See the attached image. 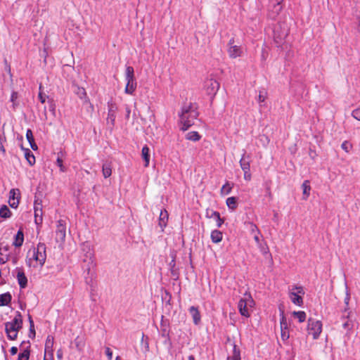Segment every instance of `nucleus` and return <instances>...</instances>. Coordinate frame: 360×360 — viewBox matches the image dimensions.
Returning <instances> with one entry per match:
<instances>
[{"label": "nucleus", "mask_w": 360, "mask_h": 360, "mask_svg": "<svg viewBox=\"0 0 360 360\" xmlns=\"http://www.w3.org/2000/svg\"><path fill=\"white\" fill-rule=\"evenodd\" d=\"M199 112L195 103H189L185 104L179 112L180 129L186 131L194 124V121L198 118Z\"/></svg>", "instance_id": "obj_1"}, {"label": "nucleus", "mask_w": 360, "mask_h": 360, "mask_svg": "<svg viewBox=\"0 0 360 360\" xmlns=\"http://www.w3.org/2000/svg\"><path fill=\"white\" fill-rule=\"evenodd\" d=\"M46 245L39 243L37 248L32 250V257L27 261V264L29 266L33 267H42L46 259Z\"/></svg>", "instance_id": "obj_2"}, {"label": "nucleus", "mask_w": 360, "mask_h": 360, "mask_svg": "<svg viewBox=\"0 0 360 360\" xmlns=\"http://www.w3.org/2000/svg\"><path fill=\"white\" fill-rule=\"evenodd\" d=\"M22 327V316L19 311L11 321L5 323V330L7 337L11 340H15L18 337V333Z\"/></svg>", "instance_id": "obj_3"}, {"label": "nucleus", "mask_w": 360, "mask_h": 360, "mask_svg": "<svg viewBox=\"0 0 360 360\" xmlns=\"http://www.w3.org/2000/svg\"><path fill=\"white\" fill-rule=\"evenodd\" d=\"M290 33V26L286 22H279L274 30V39L278 46H282Z\"/></svg>", "instance_id": "obj_4"}, {"label": "nucleus", "mask_w": 360, "mask_h": 360, "mask_svg": "<svg viewBox=\"0 0 360 360\" xmlns=\"http://www.w3.org/2000/svg\"><path fill=\"white\" fill-rule=\"evenodd\" d=\"M125 80L127 82L124 93L133 95L136 89L137 83L134 77V70L131 66H127L125 70Z\"/></svg>", "instance_id": "obj_5"}, {"label": "nucleus", "mask_w": 360, "mask_h": 360, "mask_svg": "<svg viewBox=\"0 0 360 360\" xmlns=\"http://www.w3.org/2000/svg\"><path fill=\"white\" fill-rule=\"evenodd\" d=\"M323 324L319 320L309 318L307 321V331L314 340H317L322 332Z\"/></svg>", "instance_id": "obj_6"}, {"label": "nucleus", "mask_w": 360, "mask_h": 360, "mask_svg": "<svg viewBox=\"0 0 360 360\" xmlns=\"http://www.w3.org/2000/svg\"><path fill=\"white\" fill-rule=\"evenodd\" d=\"M304 295V289L302 286H292L289 291V297L291 302L297 306L303 304L302 296Z\"/></svg>", "instance_id": "obj_7"}, {"label": "nucleus", "mask_w": 360, "mask_h": 360, "mask_svg": "<svg viewBox=\"0 0 360 360\" xmlns=\"http://www.w3.org/2000/svg\"><path fill=\"white\" fill-rule=\"evenodd\" d=\"M227 53L231 58H236L241 57L243 53V49L240 46L235 44L234 39L231 38L227 44Z\"/></svg>", "instance_id": "obj_8"}, {"label": "nucleus", "mask_w": 360, "mask_h": 360, "mask_svg": "<svg viewBox=\"0 0 360 360\" xmlns=\"http://www.w3.org/2000/svg\"><path fill=\"white\" fill-rule=\"evenodd\" d=\"M249 158V155L246 158L245 155L243 154L239 162L240 166L244 172V179L248 181H250L252 178V174L250 173V162Z\"/></svg>", "instance_id": "obj_9"}, {"label": "nucleus", "mask_w": 360, "mask_h": 360, "mask_svg": "<svg viewBox=\"0 0 360 360\" xmlns=\"http://www.w3.org/2000/svg\"><path fill=\"white\" fill-rule=\"evenodd\" d=\"M108 117L106 119L107 124L110 125L111 128L114 127L115 124L116 113L117 111V106L114 103H108Z\"/></svg>", "instance_id": "obj_10"}, {"label": "nucleus", "mask_w": 360, "mask_h": 360, "mask_svg": "<svg viewBox=\"0 0 360 360\" xmlns=\"http://www.w3.org/2000/svg\"><path fill=\"white\" fill-rule=\"evenodd\" d=\"M34 221L37 224L42 223V201L39 198L35 197L34 202Z\"/></svg>", "instance_id": "obj_11"}, {"label": "nucleus", "mask_w": 360, "mask_h": 360, "mask_svg": "<svg viewBox=\"0 0 360 360\" xmlns=\"http://www.w3.org/2000/svg\"><path fill=\"white\" fill-rule=\"evenodd\" d=\"M280 326L281 338L283 340H287L290 337V334L288 330V323L284 315L283 311H282L281 313Z\"/></svg>", "instance_id": "obj_12"}, {"label": "nucleus", "mask_w": 360, "mask_h": 360, "mask_svg": "<svg viewBox=\"0 0 360 360\" xmlns=\"http://www.w3.org/2000/svg\"><path fill=\"white\" fill-rule=\"evenodd\" d=\"M56 240L60 242L65 241L66 236V225L65 221L60 219L57 221L56 226Z\"/></svg>", "instance_id": "obj_13"}, {"label": "nucleus", "mask_w": 360, "mask_h": 360, "mask_svg": "<svg viewBox=\"0 0 360 360\" xmlns=\"http://www.w3.org/2000/svg\"><path fill=\"white\" fill-rule=\"evenodd\" d=\"M17 280L20 288H25L27 285V278L22 268H16Z\"/></svg>", "instance_id": "obj_14"}, {"label": "nucleus", "mask_w": 360, "mask_h": 360, "mask_svg": "<svg viewBox=\"0 0 360 360\" xmlns=\"http://www.w3.org/2000/svg\"><path fill=\"white\" fill-rule=\"evenodd\" d=\"M53 343L54 338L52 335H48L45 342V354H48L49 356H53Z\"/></svg>", "instance_id": "obj_15"}, {"label": "nucleus", "mask_w": 360, "mask_h": 360, "mask_svg": "<svg viewBox=\"0 0 360 360\" xmlns=\"http://www.w3.org/2000/svg\"><path fill=\"white\" fill-rule=\"evenodd\" d=\"M189 313L193 318L194 324L198 325L201 320V316L198 309L194 306H192L189 308Z\"/></svg>", "instance_id": "obj_16"}, {"label": "nucleus", "mask_w": 360, "mask_h": 360, "mask_svg": "<svg viewBox=\"0 0 360 360\" xmlns=\"http://www.w3.org/2000/svg\"><path fill=\"white\" fill-rule=\"evenodd\" d=\"M207 216L210 218H214L216 220L217 226L219 228L221 226V225L223 224V223L224 221V219L221 218L219 212H218L217 211L211 210L210 214V212L207 211Z\"/></svg>", "instance_id": "obj_17"}, {"label": "nucleus", "mask_w": 360, "mask_h": 360, "mask_svg": "<svg viewBox=\"0 0 360 360\" xmlns=\"http://www.w3.org/2000/svg\"><path fill=\"white\" fill-rule=\"evenodd\" d=\"M24 242V233L22 229H19L17 232L13 245L16 248H20Z\"/></svg>", "instance_id": "obj_18"}, {"label": "nucleus", "mask_w": 360, "mask_h": 360, "mask_svg": "<svg viewBox=\"0 0 360 360\" xmlns=\"http://www.w3.org/2000/svg\"><path fill=\"white\" fill-rule=\"evenodd\" d=\"M238 307L241 315L245 317L250 316V314L248 309V305L244 297L240 300V301L238 302Z\"/></svg>", "instance_id": "obj_19"}, {"label": "nucleus", "mask_w": 360, "mask_h": 360, "mask_svg": "<svg viewBox=\"0 0 360 360\" xmlns=\"http://www.w3.org/2000/svg\"><path fill=\"white\" fill-rule=\"evenodd\" d=\"M169 214L166 210H161L160 217H159V225L163 230V229L167 226V223L168 221Z\"/></svg>", "instance_id": "obj_20"}, {"label": "nucleus", "mask_w": 360, "mask_h": 360, "mask_svg": "<svg viewBox=\"0 0 360 360\" xmlns=\"http://www.w3.org/2000/svg\"><path fill=\"white\" fill-rule=\"evenodd\" d=\"M26 138L28 142L30 143V147L32 150H37L38 147L37 145L34 142V139L33 136L32 131L30 129H28L26 131Z\"/></svg>", "instance_id": "obj_21"}, {"label": "nucleus", "mask_w": 360, "mask_h": 360, "mask_svg": "<svg viewBox=\"0 0 360 360\" xmlns=\"http://www.w3.org/2000/svg\"><path fill=\"white\" fill-rule=\"evenodd\" d=\"M226 360H241L240 351L236 345H233L232 354L228 356Z\"/></svg>", "instance_id": "obj_22"}, {"label": "nucleus", "mask_w": 360, "mask_h": 360, "mask_svg": "<svg viewBox=\"0 0 360 360\" xmlns=\"http://www.w3.org/2000/svg\"><path fill=\"white\" fill-rule=\"evenodd\" d=\"M211 240L214 243H219L222 240V232L219 230H214L211 232Z\"/></svg>", "instance_id": "obj_23"}, {"label": "nucleus", "mask_w": 360, "mask_h": 360, "mask_svg": "<svg viewBox=\"0 0 360 360\" xmlns=\"http://www.w3.org/2000/svg\"><path fill=\"white\" fill-rule=\"evenodd\" d=\"M11 295L6 292L0 295V307L7 306L11 302Z\"/></svg>", "instance_id": "obj_24"}, {"label": "nucleus", "mask_w": 360, "mask_h": 360, "mask_svg": "<svg viewBox=\"0 0 360 360\" xmlns=\"http://www.w3.org/2000/svg\"><path fill=\"white\" fill-rule=\"evenodd\" d=\"M210 86L207 88L208 94H215L219 88V84L214 79H210L209 81Z\"/></svg>", "instance_id": "obj_25"}, {"label": "nucleus", "mask_w": 360, "mask_h": 360, "mask_svg": "<svg viewBox=\"0 0 360 360\" xmlns=\"http://www.w3.org/2000/svg\"><path fill=\"white\" fill-rule=\"evenodd\" d=\"M149 148L147 146L143 147L141 155L145 162V167H148L150 162Z\"/></svg>", "instance_id": "obj_26"}, {"label": "nucleus", "mask_w": 360, "mask_h": 360, "mask_svg": "<svg viewBox=\"0 0 360 360\" xmlns=\"http://www.w3.org/2000/svg\"><path fill=\"white\" fill-rule=\"evenodd\" d=\"M302 188L303 190L304 199L307 200L310 194L311 186L309 185V181L308 180H305L302 184Z\"/></svg>", "instance_id": "obj_27"}, {"label": "nucleus", "mask_w": 360, "mask_h": 360, "mask_svg": "<svg viewBox=\"0 0 360 360\" xmlns=\"http://www.w3.org/2000/svg\"><path fill=\"white\" fill-rule=\"evenodd\" d=\"M102 173L104 178H108L112 174V166L110 163H104L102 167Z\"/></svg>", "instance_id": "obj_28"}, {"label": "nucleus", "mask_w": 360, "mask_h": 360, "mask_svg": "<svg viewBox=\"0 0 360 360\" xmlns=\"http://www.w3.org/2000/svg\"><path fill=\"white\" fill-rule=\"evenodd\" d=\"M24 155L30 165H33L35 163V157L30 149H25Z\"/></svg>", "instance_id": "obj_29"}, {"label": "nucleus", "mask_w": 360, "mask_h": 360, "mask_svg": "<svg viewBox=\"0 0 360 360\" xmlns=\"http://www.w3.org/2000/svg\"><path fill=\"white\" fill-rule=\"evenodd\" d=\"M186 139L192 141H198L201 139V136L198 131H190L186 135Z\"/></svg>", "instance_id": "obj_30"}, {"label": "nucleus", "mask_w": 360, "mask_h": 360, "mask_svg": "<svg viewBox=\"0 0 360 360\" xmlns=\"http://www.w3.org/2000/svg\"><path fill=\"white\" fill-rule=\"evenodd\" d=\"M228 207L232 210H234L237 207V199L236 197H229L226 201Z\"/></svg>", "instance_id": "obj_31"}, {"label": "nucleus", "mask_w": 360, "mask_h": 360, "mask_svg": "<svg viewBox=\"0 0 360 360\" xmlns=\"http://www.w3.org/2000/svg\"><path fill=\"white\" fill-rule=\"evenodd\" d=\"M11 215V212L9 210V208L4 205L1 206L0 209V217L4 219L9 218Z\"/></svg>", "instance_id": "obj_32"}, {"label": "nucleus", "mask_w": 360, "mask_h": 360, "mask_svg": "<svg viewBox=\"0 0 360 360\" xmlns=\"http://www.w3.org/2000/svg\"><path fill=\"white\" fill-rule=\"evenodd\" d=\"M292 316L298 320L300 323H302L306 320L307 315L303 311H293Z\"/></svg>", "instance_id": "obj_33"}, {"label": "nucleus", "mask_w": 360, "mask_h": 360, "mask_svg": "<svg viewBox=\"0 0 360 360\" xmlns=\"http://www.w3.org/2000/svg\"><path fill=\"white\" fill-rule=\"evenodd\" d=\"M232 188V184L229 182L226 183L221 188V194L228 195L231 193Z\"/></svg>", "instance_id": "obj_34"}, {"label": "nucleus", "mask_w": 360, "mask_h": 360, "mask_svg": "<svg viewBox=\"0 0 360 360\" xmlns=\"http://www.w3.org/2000/svg\"><path fill=\"white\" fill-rule=\"evenodd\" d=\"M20 190L18 188H13L9 192V199L16 198L17 197L20 198Z\"/></svg>", "instance_id": "obj_35"}, {"label": "nucleus", "mask_w": 360, "mask_h": 360, "mask_svg": "<svg viewBox=\"0 0 360 360\" xmlns=\"http://www.w3.org/2000/svg\"><path fill=\"white\" fill-rule=\"evenodd\" d=\"M248 228L250 230L252 233H253V234L260 233V231H259L258 227L254 223L248 222Z\"/></svg>", "instance_id": "obj_36"}, {"label": "nucleus", "mask_w": 360, "mask_h": 360, "mask_svg": "<svg viewBox=\"0 0 360 360\" xmlns=\"http://www.w3.org/2000/svg\"><path fill=\"white\" fill-rule=\"evenodd\" d=\"M56 164L59 167L60 171L61 172H65L67 171L66 167L63 165V161L61 157L58 156V158L56 160Z\"/></svg>", "instance_id": "obj_37"}, {"label": "nucleus", "mask_w": 360, "mask_h": 360, "mask_svg": "<svg viewBox=\"0 0 360 360\" xmlns=\"http://www.w3.org/2000/svg\"><path fill=\"white\" fill-rule=\"evenodd\" d=\"M341 148L346 153H349L352 150V145L349 142H348L347 141H345L342 143Z\"/></svg>", "instance_id": "obj_38"}, {"label": "nucleus", "mask_w": 360, "mask_h": 360, "mask_svg": "<svg viewBox=\"0 0 360 360\" xmlns=\"http://www.w3.org/2000/svg\"><path fill=\"white\" fill-rule=\"evenodd\" d=\"M30 357V351L27 349L24 350L18 355V360H28Z\"/></svg>", "instance_id": "obj_39"}, {"label": "nucleus", "mask_w": 360, "mask_h": 360, "mask_svg": "<svg viewBox=\"0 0 360 360\" xmlns=\"http://www.w3.org/2000/svg\"><path fill=\"white\" fill-rule=\"evenodd\" d=\"M18 98V94L17 92L13 91L11 96V101L13 103V108L15 109L16 106L18 105L16 103V100Z\"/></svg>", "instance_id": "obj_40"}, {"label": "nucleus", "mask_w": 360, "mask_h": 360, "mask_svg": "<svg viewBox=\"0 0 360 360\" xmlns=\"http://www.w3.org/2000/svg\"><path fill=\"white\" fill-rule=\"evenodd\" d=\"M19 201L20 198L17 197L16 198L9 199L8 202L12 208H17L19 204Z\"/></svg>", "instance_id": "obj_41"}, {"label": "nucleus", "mask_w": 360, "mask_h": 360, "mask_svg": "<svg viewBox=\"0 0 360 360\" xmlns=\"http://www.w3.org/2000/svg\"><path fill=\"white\" fill-rule=\"evenodd\" d=\"M244 299L245 300L248 307H252V305L254 304V300L250 294H245Z\"/></svg>", "instance_id": "obj_42"}, {"label": "nucleus", "mask_w": 360, "mask_h": 360, "mask_svg": "<svg viewBox=\"0 0 360 360\" xmlns=\"http://www.w3.org/2000/svg\"><path fill=\"white\" fill-rule=\"evenodd\" d=\"M352 115L354 119L360 121V105L352 111Z\"/></svg>", "instance_id": "obj_43"}, {"label": "nucleus", "mask_w": 360, "mask_h": 360, "mask_svg": "<svg viewBox=\"0 0 360 360\" xmlns=\"http://www.w3.org/2000/svg\"><path fill=\"white\" fill-rule=\"evenodd\" d=\"M41 86L40 85L39 86V95H38V97H39V99L40 100L41 103H44L45 101H46V99L47 98V96L46 94H44L41 91Z\"/></svg>", "instance_id": "obj_44"}, {"label": "nucleus", "mask_w": 360, "mask_h": 360, "mask_svg": "<svg viewBox=\"0 0 360 360\" xmlns=\"http://www.w3.org/2000/svg\"><path fill=\"white\" fill-rule=\"evenodd\" d=\"M266 98V92L260 91L258 96V102L263 103Z\"/></svg>", "instance_id": "obj_45"}, {"label": "nucleus", "mask_w": 360, "mask_h": 360, "mask_svg": "<svg viewBox=\"0 0 360 360\" xmlns=\"http://www.w3.org/2000/svg\"><path fill=\"white\" fill-rule=\"evenodd\" d=\"M105 354L108 358L109 360H111L112 358V352L109 347H106L105 349Z\"/></svg>", "instance_id": "obj_46"}, {"label": "nucleus", "mask_w": 360, "mask_h": 360, "mask_svg": "<svg viewBox=\"0 0 360 360\" xmlns=\"http://www.w3.org/2000/svg\"><path fill=\"white\" fill-rule=\"evenodd\" d=\"M30 337L34 338L35 336V330H34V325L31 326H30Z\"/></svg>", "instance_id": "obj_47"}, {"label": "nucleus", "mask_w": 360, "mask_h": 360, "mask_svg": "<svg viewBox=\"0 0 360 360\" xmlns=\"http://www.w3.org/2000/svg\"><path fill=\"white\" fill-rule=\"evenodd\" d=\"M276 2V10L278 11H281V3L283 1V0H275Z\"/></svg>", "instance_id": "obj_48"}, {"label": "nucleus", "mask_w": 360, "mask_h": 360, "mask_svg": "<svg viewBox=\"0 0 360 360\" xmlns=\"http://www.w3.org/2000/svg\"><path fill=\"white\" fill-rule=\"evenodd\" d=\"M349 300H350V295H349V292H347L346 294V297L345 298V303L346 306L349 305Z\"/></svg>", "instance_id": "obj_49"}, {"label": "nucleus", "mask_w": 360, "mask_h": 360, "mask_svg": "<svg viewBox=\"0 0 360 360\" xmlns=\"http://www.w3.org/2000/svg\"><path fill=\"white\" fill-rule=\"evenodd\" d=\"M57 358L59 359V360H61L63 359V351L61 349H58L57 351Z\"/></svg>", "instance_id": "obj_50"}, {"label": "nucleus", "mask_w": 360, "mask_h": 360, "mask_svg": "<svg viewBox=\"0 0 360 360\" xmlns=\"http://www.w3.org/2000/svg\"><path fill=\"white\" fill-rule=\"evenodd\" d=\"M11 355H15L18 352V348L16 347H12L10 349Z\"/></svg>", "instance_id": "obj_51"}, {"label": "nucleus", "mask_w": 360, "mask_h": 360, "mask_svg": "<svg viewBox=\"0 0 360 360\" xmlns=\"http://www.w3.org/2000/svg\"><path fill=\"white\" fill-rule=\"evenodd\" d=\"M130 113H131V109H130L129 106L127 105L126 106V117H127V119H129V117L130 116Z\"/></svg>", "instance_id": "obj_52"}, {"label": "nucleus", "mask_w": 360, "mask_h": 360, "mask_svg": "<svg viewBox=\"0 0 360 360\" xmlns=\"http://www.w3.org/2000/svg\"><path fill=\"white\" fill-rule=\"evenodd\" d=\"M44 360H53V355L49 356L48 354H44Z\"/></svg>", "instance_id": "obj_53"}, {"label": "nucleus", "mask_w": 360, "mask_h": 360, "mask_svg": "<svg viewBox=\"0 0 360 360\" xmlns=\"http://www.w3.org/2000/svg\"><path fill=\"white\" fill-rule=\"evenodd\" d=\"M259 233H256V234H254V240L255 241L259 244Z\"/></svg>", "instance_id": "obj_54"}, {"label": "nucleus", "mask_w": 360, "mask_h": 360, "mask_svg": "<svg viewBox=\"0 0 360 360\" xmlns=\"http://www.w3.org/2000/svg\"><path fill=\"white\" fill-rule=\"evenodd\" d=\"M28 319H29L30 326H34V321L32 319V316H29Z\"/></svg>", "instance_id": "obj_55"}, {"label": "nucleus", "mask_w": 360, "mask_h": 360, "mask_svg": "<svg viewBox=\"0 0 360 360\" xmlns=\"http://www.w3.org/2000/svg\"><path fill=\"white\" fill-rule=\"evenodd\" d=\"M343 328H348L349 329H350V327H349V323L348 321L345 322V323H343L342 325Z\"/></svg>", "instance_id": "obj_56"}, {"label": "nucleus", "mask_w": 360, "mask_h": 360, "mask_svg": "<svg viewBox=\"0 0 360 360\" xmlns=\"http://www.w3.org/2000/svg\"><path fill=\"white\" fill-rule=\"evenodd\" d=\"M188 360H195V357H194V356H193V355H190V356L188 357Z\"/></svg>", "instance_id": "obj_57"}, {"label": "nucleus", "mask_w": 360, "mask_h": 360, "mask_svg": "<svg viewBox=\"0 0 360 360\" xmlns=\"http://www.w3.org/2000/svg\"><path fill=\"white\" fill-rule=\"evenodd\" d=\"M87 101L89 103L90 106H91V109H92V110H94V106H93V105L89 102V100H88Z\"/></svg>", "instance_id": "obj_58"}, {"label": "nucleus", "mask_w": 360, "mask_h": 360, "mask_svg": "<svg viewBox=\"0 0 360 360\" xmlns=\"http://www.w3.org/2000/svg\"><path fill=\"white\" fill-rule=\"evenodd\" d=\"M82 91H83V94H84V95H86V91H85V90H84V89H82Z\"/></svg>", "instance_id": "obj_59"}, {"label": "nucleus", "mask_w": 360, "mask_h": 360, "mask_svg": "<svg viewBox=\"0 0 360 360\" xmlns=\"http://www.w3.org/2000/svg\"><path fill=\"white\" fill-rule=\"evenodd\" d=\"M115 360H121L120 356H117Z\"/></svg>", "instance_id": "obj_60"}]
</instances>
